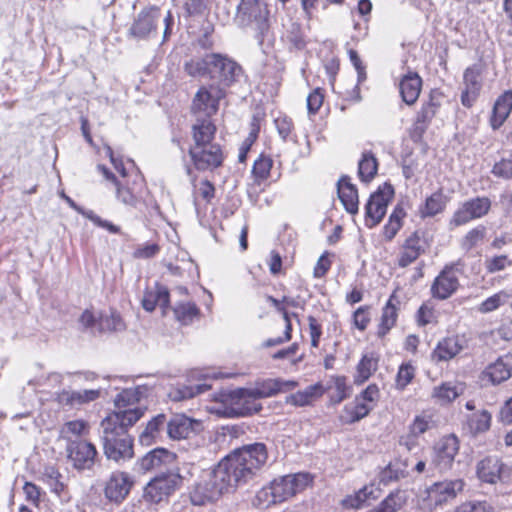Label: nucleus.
<instances>
[{
  "mask_svg": "<svg viewBox=\"0 0 512 512\" xmlns=\"http://www.w3.org/2000/svg\"><path fill=\"white\" fill-rule=\"evenodd\" d=\"M268 461L264 443H252L235 449L212 469L204 471L191 492L194 505L218 500L247 483Z\"/></svg>",
  "mask_w": 512,
  "mask_h": 512,
  "instance_id": "obj_1",
  "label": "nucleus"
},
{
  "mask_svg": "<svg viewBox=\"0 0 512 512\" xmlns=\"http://www.w3.org/2000/svg\"><path fill=\"white\" fill-rule=\"evenodd\" d=\"M465 487L461 478L444 479L428 486L420 499V506L427 512H433L457 498Z\"/></svg>",
  "mask_w": 512,
  "mask_h": 512,
  "instance_id": "obj_2",
  "label": "nucleus"
},
{
  "mask_svg": "<svg viewBox=\"0 0 512 512\" xmlns=\"http://www.w3.org/2000/svg\"><path fill=\"white\" fill-rule=\"evenodd\" d=\"M270 12L264 0H241L235 21L240 27H252L263 37L269 30Z\"/></svg>",
  "mask_w": 512,
  "mask_h": 512,
  "instance_id": "obj_3",
  "label": "nucleus"
},
{
  "mask_svg": "<svg viewBox=\"0 0 512 512\" xmlns=\"http://www.w3.org/2000/svg\"><path fill=\"white\" fill-rule=\"evenodd\" d=\"M182 481V476L176 470L161 472L146 484L143 499L148 503L158 504L178 490Z\"/></svg>",
  "mask_w": 512,
  "mask_h": 512,
  "instance_id": "obj_4",
  "label": "nucleus"
},
{
  "mask_svg": "<svg viewBox=\"0 0 512 512\" xmlns=\"http://www.w3.org/2000/svg\"><path fill=\"white\" fill-rule=\"evenodd\" d=\"M101 428L103 430L104 454L109 460L120 462L132 458L133 441L127 433L118 432L107 427Z\"/></svg>",
  "mask_w": 512,
  "mask_h": 512,
  "instance_id": "obj_5",
  "label": "nucleus"
},
{
  "mask_svg": "<svg viewBox=\"0 0 512 512\" xmlns=\"http://www.w3.org/2000/svg\"><path fill=\"white\" fill-rule=\"evenodd\" d=\"M242 73L241 66L226 55L210 54V78L225 90L235 83Z\"/></svg>",
  "mask_w": 512,
  "mask_h": 512,
  "instance_id": "obj_6",
  "label": "nucleus"
},
{
  "mask_svg": "<svg viewBox=\"0 0 512 512\" xmlns=\"http://www.w3.org/2000/svg\"><path fill=\"white\" fill-rule=\"evenodd\" d=\"M312 481L313 478L309 473H296L276 478L271 485L276 500L281 503L304 491Z\"/></svg>",
  "mask_w": 512,
  "mask_h": 512,
  "instance_id": "obj_7",
  "label": "nucleus"
},
{
  "mask_svg": "<svg viewBox=\"0 0 512 512\" xmlns=\"http://www.w3.org/2000/svg\"><path fill=\"white\" fill-rule=\"evenodd\" d=\"M225 96L226 90L220 85H203L193 98L192 111L195 114L202 113L206 117H211L216 114L219 109V103Z\"/></svg>",
  "mask_w": 512,
  "mask_h": 512,
  "instance_id": "obj_8",
  "label": "nucleus"
},
{
  "mask_svg": "<svg viewBox=\"0 0 512 512\" xmlns=\"http://www.w3.org/2000/svg\"><path fill=\"white\" fill-rule=\"evenodd\" d=\"M251 392V388H238L224 393L222 401L228 406L229 414L246 416L259 412L261 405L255 402L257 397Z\"/></svg>",
  "mask_w": 512,
  "mask_h": 512,
  "instance_id": "obj_9",
  "label": "nucleus"
},
{
  "mask_svg": "<svg viewBox=\"0 0 512 512\" xmlns=\"http://www.w3.org/2000/svg\"><path fill=\"white\" fill-rule=\"evenodd\" d=\"M68 462L79 471L92 470L98 456L95 445L88 439L65 446Z\"/></svg>",
  "mask_w": 512,
  "mask_h": 512,
  "instance_id": "obj_10",
  "label": "nucleus"
},
{
  "mask_svg": "<svg viewBox=\"0 0 512 512\" xmlns=\"http://www.w3.org/2000/svg\"><path fill=\"white\" fill-rule=\"evenodd\" d=\"M491 208V201L487 197H476L463 202L454 212L449 221L450 229L463 226L472 220L482 218Z\"/></svg>",
  "mask_w": 512,
  "mask_h": 512,
  "instance_id": "obj_11",
  "label": "nucleus"
},
{
  "mask_svg": "<svg viewBox=\"0 0 512 512\" xmlns=\"http://www.w3.org/2000/svg\"><path fill=\"white\" fill-rule=\"evenodd\" d=\"M394 190L390 184L385 183L383 186L373 193L366 206V225L372 228L379 224L386 214V209L390 201L393 199Z\"/></svg>",
  "mask_w": 512,
  "mask_h": 512,
  "instance_id": "obj_12",
  "label": "nucleus"
},
{
  "mask_svg": "<svg viewBox=\"0 0 512 512\" xmlns=\"http://www.w3.org/2000/svg\"><path fill=\"white\" fill-rule=\"evenodd\" d=\"M476 473L482 482L489 484L512 483V468L496 457H486L479 461Z\"/></svg>",
  "mask_w": 512,
  "mask_h": 512,
  "instance_id": "obj_13",
  "label": "nucleus"
},
{
  "mask_svg": "<svg viewBox=\"0 0 512 512\" xmlns=\"http://www.w3.org/2000/svg\"><path fill=\"white\" fill-rule=\"evenodd\" d=\"M161 12L158 7L151 6L138 13L129 29V35L138 40H146L157 34Z\"/></svg>",
  "mask_w": 512,
  "mask_h": 512,
  "instance_id": "obj_14",
  "label": "nucleus"
},
{
  "mask_svg": "<svg viewBox=\"0 0 512 512\" xmlns=\"http://www.w3.org/2000/svg\"><path fill=\"white\" fill-rule=\"evenodd\" d=\"M189 155L194 167L199 171L216 169L224 160L222 148L218 143L189 147Z\"/></svg>",
  "mask_w": 512,
  "mask_h": 512,
  "instance_id": "obj_15",
  "label": "nucleus"
},
{
  "mask_svg": "<svg viewBox=\"0 0 512 512\" xmlns=\"http://www.w3.org/2000/svg\"><path fill=\"white\" fill-rule=\"evenodd\" d=\"M458 451V438L453 434L444 436L433 447L432 464L439 472H446L452 468Z\"/></svg>",
  "mask_w": 512,
  "mask_h": 512,
  "instance_id": "obj_16",
  "label": "nucleus"
},
{
  "mask_svg": "<svg viewBox=\"0 0 512 512\" xmlns=\"http://www.w3.org/2000/svg\"><path fill=\"white\" fill-rule=\"evenodd\" d=\"M133 484L134 481L129 473L119 470L114 471L105 482V498L110 502L119 504L129 495Z\"/></svg>",
  "mask_w": 512,
  "mask_h": 512,
  "instance_id": "obj_17",
  "label": "nucleus"
},
{
  "mask_svg": "<svg viewBox=\"0 0 512 512\" xmlns=\"http://www.w3.org/2000/svg\"><path fill=\"white\" fill-rule=\"evenodd\" d=\"M459 285L458 269L448 265L434 279L430 292L433 298L446 300L458 290Z\"/></svg>",
  "mask_w": 512,
  "mask_h": 512,
  "instance_id": "obj_18",
  "label": "nucleus"
},
{
  "mask_svg": "<svg viewBox=\"0 0 512 512\" xmlns=\"http://www.w3.org/2000/svg\"><path fill=\"white\" fill-rule=\"evenodd\" d=\"M464 89L461 94V103L470 108L478 98L482 88V67L474 64L464 71L463 74Z\"/></svg>",
  "mask_w": 512,
  "mask_h": 512,
  "instance_id": "obj_19",
  "label": "nucleus"
},
{
  "mask_svg": "<svg viewBox=\"0 0 512 512\" xmlns=\"http://www.w3.org/2000/svg\"><path fill=\"white\" fill-rule=\"evenodd\" d=\"M166 424L168 436L175 440L189 438L202 429L201 421L184 414L174 415L169 421L166 420Z\"/></svg>",
  "mask_w": 512,
  "mask_h": 512,
  "instance_id": "obj_20",
  "label": "nucleus"
},
{
  "mask_svg": "<svg viewBox=\"0 0 512 512\" xmlns=\"http://www.w3.org/2000/svg\"><path fill=\"white\" fill-rule=\"evenodd\" d=\"M144 414L140 407L114 412L101 422V427L112 428L118 432L127 433V429L133 426Z\"/></svg>",
  "mask_w": 512,
  "mask_h": 512,
  "instance_id": "obj_21",
  "label": "nucleus"
},
{
  "mask_svg": "<svg viewBox=\"0 0 512 512\" xmlns=\"http://www.w3.org/2000/svg\"><path fill=\"white\" fill-rule=\"evenodd\" d=\"M298 383L294 380H284L281 378L276 379H263L255 382L252 389V395L257 399L272 397L281 392H288L297 387Z\"/></svg>",
  "mask_w": 512,
  "mask_h": 512,
  "instance_id": "obj_22",
  "label": "nucleus"
},
{
  "mask_svg": "<svg viewBox=\"0 0 512 512\" xmlns=\"http://www.w3.org/2000/svg\"><path fill=\"white\" fill-rule=\"evenodd\" d=\"M101 388L85 390H62L56 395V401L63 406L76 407L96 401L101 397Z\"/></svg>",
  "mask_w": 512,
  "mask_h": 512,
  "instance_id": "obj_23",
  "label": "nucleus"
},
{
  "mask_svg": "<svg viewBox=\"0 0 512 512\" xmlns=\"http://www.w3.org/2000/svg\"><path fill=\"white\" fill-rule=\"evenodd\" d=\"M425 252V241L415 232L403 243L398 257V265L405 268L415 262Z\"/></svg>",
  "mask_w": 512,
  "mask_h": 512,
  "instance_id": "obj_24",
  "label": "nucleus"
},
{
  "mask_svg": "<svg viewBox=\"0 0 512 512\" xmlns=\"http://www.w3.org/2000/svg\"><path fill=\"white\" fill-rule=\"evenodd\" d=\"M464 343V339L458 335L443 338L434 348L431 358L436 363L448 361L464 349Z\"/></svg>",
  "mask_w": 512,
  "mask_h": 512,
  "instance_id": "obj_25",
  "label": "nucleus"
},
{
  "mask_svg": "<svg viewBox=\"0 0 512 512\" xmlns=\"http://www.w3.org/2000/svg\"><path fill=\"white\" fill-rule=\"evenodd\" d=\"M175 460V455L164 449L156 448L146 455H144L139 461V469L143 472H150L153 470H159L172 464Z\"/></svg>",
  "mask_w": 512,
  "mask_h": 512,
  "instance_id": "obj_26",
  "label": "nucleus"
},
{
  "mask_svg": "<svg viewBox=\"0 0 512 512\" xmlns=\"http://www.w3.org/2000/svg\"><path fill=\"white\" fill-rule=\"evenodd\" d=\"M90 433V425L82 419H75L65 422L59 430V438L66 442V445L87 439Z\"/></svg>",
  "mask_w": 512,
  "mask_h": 512,
  "instance_id": "obj_27",
  "label": "nucleus"
},
{
  "mask_svg": "<svg viewBox=\"0 0 512 512\" xmlns=\"http://www.w3.org/2000/svg\"><path fill=\"white\" fill-rule=\"evenodd\" d=\"M169 302L168 289L157 283L154 287L146 290L142 299V306L148 312H152L156 306H159L163 315H165L169 308Z\"/></svg>",
  "mask_w": 512,
  "mask_h": 512,
  "instance_id": "obj_28",
  "label": "nucleus"
},
{
  "mask_svg": "<svg viewBox=\"0 0 512 512\" xmlns=\"http://www.w3.org/2000/svg\"><path fill=\"white\" fill-rule=\"evenodd\" d=\"M421 88L422 79L414 72L404 75L399 83L400 95L407 105H413L417 101Z\"/></svg>",
  "mask_w": 512,
  "mask_h": 512,
  "instance_id": "obj_29",
  "label": "nucleus"
},
{
  "mask_svg": "<svg viewBox=\"0 0 512 512\" xmlns=\"http://www.w3.org/2000/svg\"><path fill=\"white\" fill-rule=\"evenodd\" d=\"M338 196L345 210L350 214L358 212V191L348 177L338 181Z\"/></svg>",
  "mask_w": 512,
  "mask_h": 512,
  "instance_id": "obj_30",
  "label": "nucleus"
},
{
  "mask_svg": "<svg viewBox=\"0 0 512 512\" xmlns=\"http://www.w3.org/2000/svg\"><path fill=\"white\" fill-rule=\"evenodd\" d=\"M216 126L209 119H197L192 126L193 144L190 147H198L213 144Z\"/></svg>",
  "mask_w": 512,
  "mask_h": 512,
  "instance_id": "obj_31",
  "label": "nucleus"
},
{
  "mask_svg": "<svg viewBox=\"0 0 512 512\" xmlns=\"http://www.w3.org/2000/svg\"><path fill=\"white\" fill-rule=\"evenodd\" d=\"M165 427L167 428L166 415H156L147 423L145 429L140 433V443L145 446H150L156 443L159 439H161L162 432Z\"/></svg>",
  "mask_w": 512,
  "mask_h": 512,
  "instance_id": "obj_32",
  "label": "nucleus"
},
{
  "mask_svg": "<svg viewBox=\"0 0 512 512\" xmlns=\"http://www.w3.org/2000/svg\"><path fill=\"white\" fill-rule=\"evenodd\" d=\"M512 110V91H506L496 100L490 119L494 130L498 129L509 116Z\"/></svg>",
  "mask_w": 512,
  "mask_h": 512,
  "instance_id": "obj_33",
  "label": "nucleus"
},
{
  "mask_svg": "<svg viewBox=\"0 0 512 512\" xmlns=\"http://www.w3.org/2000/svg\"><path fill=\"white\" fill-rule=\"evenodd\" d=\"M372 409L373 405L356 397L353 403L345 405L339 418L344 424H352L366 417Z\"/></svg>",
  "mask_w": 512,
  "mask_h": 512,
  "instance_id": "obj_34",
  "label": "nucleus"
},
{
  "mask_svg": "<svg viewBox=\"0 0 512 512\" xmlns=\"http://www.w3.org/2000/svg\"><path fill=\"white\" fill-rule=\"evenodd\" d=\"M463 393V386L460 383L444 382L435 386L431 393V397L435 403L446 405L455 400Z\"/></svg>",
  "mask_w": 512,
  "mask_h": 512,
  "instance_id": "obj_35",
  "label": "nucleus"
},
{
  "mask_svg": "<svg viewBox=\"0 0 512 512\" xmlns=\"http://www.w3.org/2000/svg\"><path fill=\"white\" fill-rule=\"evenodd\" d=\"M493 384H499L512 376V358H499L484 371Z\"/></svg>",
  "mask_w": 512,
  "mask_h": 512,
  "instance_id": "obj_36",
  "label": "nucleus"
},
{
  "mask_svg": "<svg viewBox=\"0 0 512 512\" xmlns=\"http://www.w3.org/2000/svg\"><path fill=\"white\" fill-rule=\"evenodd\" d=\"M377 368L378 357L372 352L364 354L356 367L354 383H364L373 375Z\"/></svg>",
  "mask_w": 512,
  "mask_h": 512,
  "instance_id": "obj_37",
  "label": "nucleus"
},
{
  "mask_svg": "<svg viewBox=\"0 0 512 512\" xmlns=\"http://www.w3.org/2000/svg\"><path fill=\"white\" fill-rule=\"evenodd\" d=\"M439 104L435 102L434 98H430L429 101L422 104L420 110L417 112L415 120V131L422 135L427 129L429 123L436 115Z\"/></svg>",
  "mask_w": 512,
  "mask_h": 512,
  "instance_id": "obj_38",
  "label": "nucleus"
},
{
  "mask_svg": "<svg viewBox=\"0 0 512 512\" xmlns=\"http://www.w3.org/2000/svg\"><path fill=\"white\" fill-rule=\"evenodd\" d=\"M324 393L323 386L319 383L308 386L304 390L291 394L286 398V403L293 406L309 405L315 397H319Z\"/></svg>",
  "mask_w": 512,
  "mask_h": 512,
  "instance_id": "obj_39",
  "label": "nucleus"
},
{
  "mask_svg": "<svg viewBox=\"0 0 512 512\" xmlns=\"http://www.w3.org/2000/svg\"><path fill=\"white\" fill-rule=\"evenodd\" d=\"M43 477L52 493L56 494L61 499L69 500L70 496L67 492L66 485L61 481L62 475L56 468L47 467Z\"/></svg>",
  "mask_w": 512,
  "mask_h": 512,
  "instance_id": "obj_40",
  "label": "nucleus"
},
{
  "mask_svg": "<svg viewBox=\"0 0 512 512\" xmlns=\"http://www.w3.org/2000/svg\"><path fill=\"white\" fill-rule=\"evenodd\" d=\"M211 388L210 384L203 383L199 385H182L171 388V390L168 393L169 398L172 401H183L186 399H190L195 397L196 395H199Z\"/></svg>",
  "mask_w": 512,
  "mask_h": 512,
  "instance_id": "obj_41",
  "label": "nucleus"
},
{
  "mask_svg": "<svg viewBox=\"0 0 512 512\" xmlns=\"http://www.w3.org/2000/svg\"><path fill=\"white\" fill-rule=\"evenodd\" d=\"M148 390L147 386H137L124 389L117 395L115 405L118 409H121L139 402L141 398L147 395Z\"/></svg>",
  "mask_w": 512,
  "mask_h": 512,
  "instance_id": "obj_42",
  "label": "nucleus"
},
{
  "mask_svg": "<svg viewBox=\"0 0 512 512\" xmlns=\"http://www.w3.org/2000/svg\"><path fill=\"white\" fill-rule=\"evenodd\" d=\"M176 320L183 325H188L200 315V310L193 302H179L173 307Z\"/></svg>",
  "mask_w": 512,
  "mask_h": 512,
  "instance_id": "obj_43",
  "label": "nucleus"
},
{
  "mask_svg": "<svg viewBox=\"0 0 512 512\" xmlns=\"http://www.w3.org/2000/svg\"><path fill=\"white\" fill-rule=\"evenodd\" d=\"M396 320L397 308L394 304H392L391 297L382 310V315L377 330L378 337H384L392 329V327H394Z\"/></svg>",
  "mask_w": 512,
  "mask_h": 512,
  "instance_id": "obj_44",
  "label": "nucleus"
},
{
  "mask_svg": "<svg viewBox=\"0 0 512 512\" xmlns=\"http://www.w3.org/2000/svg\"><path fill=\"white\" fill-rule=\"evenodd\" d=\"M407 466V462L401 460L390 462L388 466L381 471L379 475L380 482L386 485L405 477L407 475Z\"/></svg>",
  "mask_w": 512,
  "mask_h": 512,
  "instance_id": "obj_45",
  "label": "nucleus"
},
{
  "mask_svg": "<svg viewBox=\"0 0 512 512\" xmlns=\"http://www.w3.org/2000/svg\"><path fill=\"white\" fill-rule=\"evenodd\" d=\"M405 503L406 498L404 493L401 491H395L391 492L377 507L369 510L368 512H397L402 509Z\"/></svg>",
  "mask_w": 512,
  "mask_h": 512,
  "instance_id": "obj_46",
  "label": "nucleus"
},
{
  "mask_svg": "<svg viewBox=\"0 0 512 512\" xmlns=\"http://www.w3.org/2000/svg\"><path fill=\"white\" fill-rule=\"evenodd\" d=\"M184 71L191 77H203L210 74V54L203 58H193L186 61Z\"/></svg>",
  "mask_w": 512,
  "mask_h": 512,
  "instance_id": "obj_47",
  "label": "nucleus"
},
{
  "mask_svg": "<svg viewBox=\"0 0 512 512\" xmlns=\"http://www.w3.org/2000/svg\"><path fill=\"white\" fill-rule=\"evenodd\" d=\"M378 163L371 152H365L359 161L358 174L363 182H370L377 173Z\"/></svg>",
  "mask_w": 512,
  "mask_h": 512,
  "instance_id": "obj_48",
  "label": "nucleus"
},
{
  "mask_svg": "<svg viewBox=\"0 0 512 512\" xmlns=\"http://www.w3.org/2000/svg\"><path fill=\"white\" fill-rule=\"evenodd\" d=\"M186 173L190 177V181L193 185L195 198L201 197L205 201L209 202L214 197L215 193L213 184L208 180H202L197 185L196 177L193 174L192 168L190 166L186 167Z\"/></svg>",
  "mask_w": 512,
  "mask_h": 512,
  "instance_id": "obj_49",
  "label": "nucleus"
},
{
  "mask_svg": "<svg viewBox=\"0 0 512 512\" xmlns=\"http://www.w3.org/2000/svg\"><path fill=\"white\" fill-rule=\"evenodd\" d=\"M66 201L68 202V204L74 208L78 213L82 214L85 218L89 219L91 222H93L96 226H99L101 228H104L106 230H108L110 233H118L119 232V228L110 223L109 221H106V220H103L101 219L100 216H98L97 214H95L92 210H85L81 207H78L74 201L72 199H70L69 197L67 196H64Z\"/></svg>",
  "mask_w": 512,
  "mask_h": 512,
  "instance_id": "obj_50",
  "label": "nucleus"
},
{
  "mask_svg": "<svg viewBox=\"0 0 512 512\" xmlns=\"http://www.w3.org/2000/svg\"><path fill=\"white\" fill-rule=\"evenodd\" d=\"M512 267V259L507 254L493 255L486 257L484 268L488 274H495Z\"/></svg>",
  "mask_w": 512,
  "mask_h": 512,
  "instance_id": "obj_51",
  "label": "nucleus"
},
{
  "mask_svg": "<svg viewBox=\"0 0 512 512\" xmlns=\"http://www.w3.org/2000/svg\"><path fill=\"white\" fill-rule=\"evenodd\" d=\"M511 298L512 294L509 291L501 290L484 300L479 306V311L481 313L492 312L498 309L500 306L509 303Z\"/></svg>",
  "mask_w": 512,
  "mask_h": 512,
  "instance_id": "obj_52",
  "label": "nucleus"
},
{
  "mask_svg": "<svg viewBox=\"0 0 512 512\" xmlns=\"http://www.w3.org/2000/svg\"><path fill=\"white\" fill-rule=\"evenodd\" d=\"M446 206V199L441 192H436L426 199L424 207L421 209L422 217H432L442 212Z\"/></svg>",
  "mask_w": 512,
  "mask_h": 512,
  "instance_id": "obj_53",
  "label": "nucleus"
},
{
  "mask_svg": "<svg viewBox=\"0 0 512 512\" xmlns=\"http://www.w3.org/2000/svg\"><path fill=\"white\" fill-rule=\"evenodd\" d=\"M99 329L101 331H122L125 323L120 314L111 310L109 314H99Z\"/></svg>",
  "mask_w": 512,
  "mask_h": 512,
  "instance_id": "obj_54",
  "label": "nucleus"
},
{
  "mask_svg": "<svg viewBox=\"0 0 512 512\" xmlns=\"http://www.w3.org/2000/svg\"><path fill=\"white\" fill-rule=\"evenodd\" d=\"M491 415L488 411L483 410L479 413H474L468 419V425L473 433L484 432L490 427Z\"/></svg>",
  "mask_w": 512,
  "mask_h": 512,
  "instance_id": "obj_55",
  "label": "nucleus"
},
{
  "mask_svg": "<svg viewBox=\"0 0 512 512\" xmlns=\"http://www.w3.org/2000/svg\"><path fill=\"white\" fill-rule=\"evenodd\" d=\"M333 385L331 389L334 390L331 399L334 403H340L349 396V386L346 383V377L335 376L332 378Z\"/></svg>",
  "mask_w": 512,
  "mask_h": 512,
  "instance_id": "obj_56",
  "label": "nucleus"
},
{
  "mask_svg": "<svg viewBox=\"0 0 512 512\" xmlns=\"http://www.w3.org/2000/svg\"><path fill=\"white\" fill-rule=\"evenodd\" d=\"M253 503L259 508H268L273 504L279 503L274 496V490L271 483L257 492Z\"/></svg>",
  "mask_w": 512,
  "mask_h": 512,
  "instance_id": "obj_57",
  "label": "nucleus"
},
{
  "mask_svg": "<svg viewBox=\"0 0 512 512\" xmlns=\"http://www.w3.org/2000/svg\"><path fill=\"white\" fill-rule=\"evenodd\" d=\"M485 233L486 229L483 226L471 229L462 239V248L466 251H470L484 239Z\"/></svg>",
  "mask_w": 512,
  "mask_h": 512,
  "instance_id": "obj_58",
  "label": "nucleus"
},
{
  "mask_svg": "<svg viewBox=\"0 0 512 512\" xmlns=\"http://www.w3.org/2000/svg\"><path fill=\"white\" fill-rule=\"evenodd\" d=\"M451 512H494V509L486 501L473 500L461 503Z\"/></svg>",
  "mask_w": 512,
  "mask_h": 512,
  "instance_id": "obj_59",
  "label": "nucleus"
},
{
  "mask_svg": "<svg viewBox=\"0 0 512 512\" xmlns=\"http://www.w3.org/2000/svg\"><path fill=\"white\" fill-rule=\"evenodd\" d=\"M431 422L430 416L417 415L409 426V433L413 438H417L430 429Z\"/></svg>",
  "mask_w": 512,
  "mask_h": 512,
  "instance_id": "obj_60",
  "label": "nucleus"
},
{
  "mask_svg": "<svg viewBox=\"0 0 512 512\" xmlns=\"http://www.w3.org/2000/svg\"><path fill=\"white\" fill-rule=\"evenodd\" d=\"M272 168V160L269 157L260 156L253 165L252 173L258 180L266 179Z\"/></svg>",
  "mask_w": 512,
  "mask_h": 512,
  "instance_id": "obj_61",
  "label": "nucleus"
},
{
  "mask_svg": "<svg viewBox=\"0 0 512 512\" xmlns=\"http://www.w3.org/2000/svg\"><path fill=\"white\" fill-rule=\"evenodd\" d=\"M415 369L411 364H402L399 367L396 376V386L398 389H404L414 378Z\"/></svg>",
  "mask_w": 512,
  "mask_h": 512,
  "instance_id": "obj_62",
  "label": "nucleus"
},
{
  "mask_svg": "<svg viewBox=\"0 0 512 512\" xmlns=\"http://www.w3.org/2000/svg\"><path fill=\"white\" fill-rule=\"evenodd\" d=\"M369 310V306H361L353 313V324L360 331H364L370 323Z\"/></svg>",
  "mask_w": 512,
  "mask_h": 512,
  "instance_id": "obj_63",
  "label": "nucleus"
},
{
  "mask_svg": "<svg viewBox=\"0 0 512 512\" xmlns=\"http://www.w3.org/2000/svg\"><path fill=\"white\" fill-rule=\"evenodd\" d=\"M275 126L279 136L286 141L293 130V123L287 116H281L275 119Z\"/></svg>",
  "mask_w": 512,
  "mask_h": 512,
  "instance_id": "obj_64",
  "label": "nucleus"
}]
</instances>
